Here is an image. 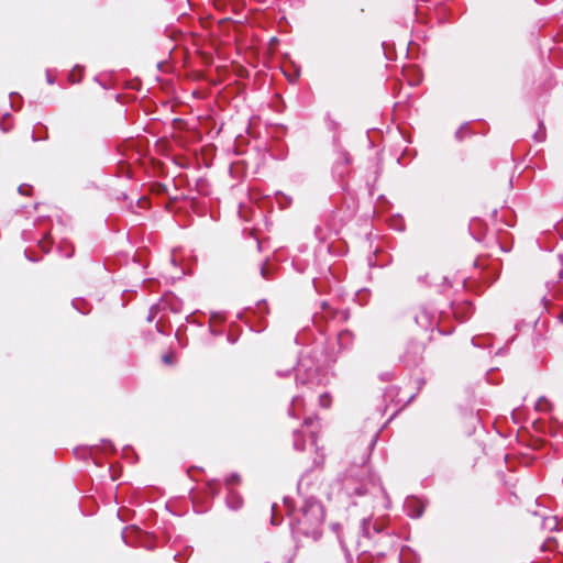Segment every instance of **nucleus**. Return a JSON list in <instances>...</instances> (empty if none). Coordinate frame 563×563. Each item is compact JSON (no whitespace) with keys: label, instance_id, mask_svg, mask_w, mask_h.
<instances>
[{"label":"nucleus","instance_id":"1","mask_svg":"<svg viewBox=\"0 0 563 563\" xmlns=\"http://www.w3.org/2000/svg\"><path fill=\"white\" fill-rule=\"evenodd\" d=\"M287 515L291 517L290 527L292 534L303 536L317 541L322 536L324 508L320 500L307 497L298 510L295 509L290 498H284Z\"/></svg>","mask_w":563,"mask_h":563},{"label":"nucleus","instance_id":"2","mask_svg":"<svg viewBox=\"0 0 563 563\" xmlns=\"http://www.w3.org/2000/svg\"><path fill=\"white\" fill-rule=\"evenodd\" d=\"M342 486L350 497L369 498L373 507H377V500L382 499L383 508L388 509L390 507L389 497L379 477L372 473L367 465L351 467L343 479Z\"/></svg>","mask_w":563,"mask_h":563},{"label":"nucleus","instance_id":"3","mask_svg":"<svg viewBox=\"0 0 563 563\" xmlns=\"http://www.w3.org/2000/svg\"><path fill=\"white\" fill-rule=\"evenodd\" d=\"M362 540L358 545L368 551V544L372 543V550L378 556H385L389 551L398 548L399 537L390 530L383 520L364 518L361 525Z\"/></svg>","mask_w":563,"mask_h":563},{"label":"nucleus","instance_id":"4","mask_svg":"<svg viewBox=\"0 0 563 563\" xmlns=\"http://www.w3.org/2000/svg\"><path fill=\"white\" fill-rule=\"evenodd\" d=\"M295 369V378L297 386H307L313 389L317 386L323 385L325 375L320 372L319 366L314 360L310 357H301Z\"/></svg>","mask_w":563,"mask_h":563},{"label":"nucleus","instance_id":"5","mask_svg":"<svg viewBox=\"0 0 563 563\" xmlns=\"http://www.w3.org/2000/svg\"><path fill=\"white\" fill-rule=\"evenodd\" d=\"M423 343L417 340H410L407 342L405 352L400 356V362L408 367H416L423 358Z\"/></svg>","mask_w":563,"mask_h":563},{"label":"nucleus","instance_id":"6","mask_svg":"<svg viewBox=\"0 0 563 563\" xmlns=\"http://www.w3.org/2000/svg\"><path fill=\"white\" fill-rule=\"evenodd\" d=\"M415 321L420 328L427 331H433L434 329H439L437 311L428 306L419 307L418 311L415 314Z\"/></svg>","mask_w":563,"mask_h":563},{"label":"nucleus","instance_id":"7","mask_svg":"<svg viewBox=\"0 0 563 563\" xmlns=\"http://www.w3.org/2000/svg\"><path fill=\"white\" fill-rule=\"evenodd\" d=\"M351 164V157L347 152H340L333 164V174L339 178H344L347 174V166Z\"/></svg>","mask_w":563,"mask_h":563},{"label":"nucleus","instance_id":"8","mask_svg":"<svg viewBox=\"0 0 563 563\" xmlns=\"http://www.w3.org/2000/svg\"><path fill=\"white\" fill-rule=\"evenodd\" d=\"M321 309L322 312H324L327 317L331 319H339L342 322L347 321L350 319V311L347 309L341 311L333 310L325 301L321 302Z\"/></svg>","mask_w":563,"mask_h":563},{"label":"nucleus","instance_id":"9","mask_svg":"<svg viewBox=\"0 0 563 563\" xmlns=\"http://www.w3.org/2000/svg\"><path fill=\"white\" fill-rule=\"evenodd\" d=\"M354 333L350 330L339 332L336 341L340 350H349L354 343Z\"/></svg>","mask_w":563,"mask_h":563},{"label":"nucleus","instance_id":"10","mask_svg":"<svg viewBox=\"0 0 563 563\" xmlns=\"http://www.w3.org/2000/svg\"><path fill=\"white\" fill-rule=\"evenodd\" d=\"M453 313L460 322H464L473 313L472 305L470 302H463L456 307H453Z\"/></svg>","mask_w":563,"mask_h":563},{"label":"nucleus","instance_id":"11","mask_svg":"<svg viewBox=\"0 0 563 563\" xmlns=\"http://www.w3.org/2000/svg\"><path fill=\"white\" fill-rule=\"evenodd\" d=\"M405 507L407 509L408 516L412 518H419L423 514V506L417 499H407Z\"/></svg>","mask_w":563,"mask_h":563},{"label":"nucleus","instance_id":"12","mask_svg":"<svg viewBox=\"0 0 563 563\" xmlns=\"http://www.w3.org/2000/svg\"><path fill=\"white\" fill-rule=\"evenodd\" d=\"M225 503L230 509L238 510L242 507L243 500L242 497L236 492L229 488Z\"/></svg>","mask_w":563,"mask_h":563},{"label":"nucleus","instance_id":"13","mask_svg":"<svg viewBox=\"0 0 563 563\" xmlns=\"http://www.w3.org/2000/svg\"><path fill=\"white\" fill-rule=\"evenodd\" d=\"M59 254L66 258H70L74 255L75 247L69 241H62L57 247Z\"/></svg>","mask_w":563,"mask_h":563},{"label":"nucleus","instance_id":"14","mask_svg":"<svg viewBox=\"0 0 563 563\" xmlns=\"http://www.w3.org/2000/svg\"><path fill=\"white\" fill-rule=\"evenodd\" d=\"M71 305L81 314H87L90 311V305L82 298H75Z\"/></svg>","mask_w":563,"mask_h":563},{"label":"nucleus","instance_id":"15","mask_svg":"<svg viewBox=\"0 0 563 563\" xmlns=\"http://www.w3.org/2000/svg\"><path fill=\"white\" fill-rule=\"evenodd\" d=\"M490 340V335L474 336L472 339V344L477 347L486 349L492 345Z\"/></svg>","mask_w":563,"mask_h":563},{"label":"nucleus","instance_id":"16","mask_svg":"<svg viewBox=\"0 0 563 563\" xmlns=\"http://www.w3.org/2000/svg\"><path fill=\"white\" fill-rule=\"evenodd\" d=\"M292 435H294V449L297 451H303L306 440L303 438L302 431L295 430Z\"/></svg>","mask_w":563,"mask_h":563},{"label":"nucleus","instance_id":"17","mask_svg":"<svg viewBox=\"0 0 563 563\" xmlns=\"http://www.w3.org/2000/svg\"><path fill=\"white\" fill-rule=\"evenodd\" d=\"M302 404V397L300 395H297L292 398L290 407L288 409V415L292 418H297V410Z\"/></svg>","mask_w":563,"mask_h":563},{"label":"nucleus","instance_id":"18","mask_svg":"<svg viewBox=\"0 0 563 563\" xmlns=\"http://www.w3.org/2000/svg\"><path fill=\"white\" fill-rule=\"evenodd\" d=\"M537 411H548L551 409V404L545 397H540L534 406Z\"/></svg>","mask_w":563,"mask_h":563},{"label":"nucleus","instance_id":"19","mask_svg":"<svg viewBox=\"0 0 563 563\" xmlns=\"http://www.w3.org/2000/svg\"><path fill=\"white\" fill-rule=\"evenodd\" d=\"M255 313L260 318H263L265 314L268 313V307L265 300L257 302Z\"/></svg>","mask_w":563,"mask_h":563},{"label":"nucleus","instance_id":"20","mask_svg":"<svg viewBox=\"0 0 563 563\" xmlns=\"http://www.w3.org/2000/svg\"><path fill=\"white\" fill-rule=\"evenodd\" d=\"M537 142H542L545 139V128L542 121H539V130L533 135Z\"/></svg>","mask_w":563,"mask_h":563},{"label":"nucleus","instance_id":"21","mask_svg":"<svg viewBox=\"0 0 563 563\" xmlns=\"http://www.w3.org/2000/svg\"><path fill=\"white\" fill-rule=\"evenodd\" d=\"M543 527L549 530H554L558 527V520L555 517H548L543 520Z\"/></svg>","mask_w":563,"mask_h":563},{"label":"nucleus","instance_id":"22","mask_svg":"<svg viewBox=\"0 0 563 563\" xmlns=\"http://www.w3.org/2000/svg\"><path fill=\"white\" fill-rule=\"evenodd\" d=\"M277 504H273L272 505V518H271V523L273 526H278L280 523V519L278 518L277 516Z\"/></svg>","mask_w":563,"mask_h":563},{"label":"nucleus","instance_id":"23","mask_svg":"<svg viewBox=\"0 0 563 563\" xmlns=\"http://www.w3.org/2000/svg\"><path fill=\"white\" fill-rule=\"evenodd\" d=\"M239 482H240V475L238 473H233L225 478V485L228 486V488H230V486H232L234 484H238Z\"/></svg>","mask_w":563,"mask_h":563},{"label":"nucleus","instance_id":"24","mask_svg":"<svg viewBox=\"0 0 563 563\" xmlns=\"http://www.w3.org/2000/svg\"><path fill=\"white\" fill-rule=\"evenodd\" d=\"M319 402L323 408H328L330 406L331 399L328 394H322L319 396Z\"/></svg>","mask_w":563,"mask_h":563},{"label":"nucleus","instance_id":"25","mask_svg":"<svg viewBox=\"0 0 563 563\" xmlns=\"http://www.w3.org/2000/svg\"><path fill=\"white\" fill-rule=\"evenodd\" d=\"M260 273L264 279H266V280L271 279V273H269V268H268L267 264L261 265Z\"/></svg>","mask_w":563,"mask_h":563},{"label":"nucleus","instance_id":"26","mask_svg":"<svg viewBox=\"0 0 563 563\" xmlns=\"http://www.w3.org/2000/svg\"><path fill=\"white\" fill-rule=\"evenodd\" d=\"M15 98H16V99H19V100H21V96H20L19 93H14V92H12V93L10 95V99H11V108H12L13 110H19V109L21 108V103H19V104L16 106V104H15Z\"/></svg>","mask_w":563,"mask_h":563},{"label":"nucleus","instance_id":"27","mask_svg":"<svg viewBox=\"0 0 563 563\" xmlns=\"http://www.w3.org/2000/svg\"><path fill=\"white\" fill-rule=\"evenodd\" d=\"M128 531L135 532V533H137V534H139V533H140V530H139V529H136V528H126V529H124V530H123V532H122V539H123V541L125 542V544L131 545V542L129 541L128 536H126V532H128Z\"/></svg>","mask_w":563,"mask_h":563},{"label":"nucleus","instance_id":"28","mask_svg":"<svg viewBox=\"0 0 563 563\" xmlns=\"http://www.w3.org/2000/svg\"><path fill=\"white\" fill-rule=\"evenodd\" d=\"M218 482L216 481H211L208 483V488H209V492L210 494H212L213 496L218 495L219 490H218Z\"/></svg>","mask_w":563,"mask_h":563},{"label":"nucleus","instance_id":"29","mask_svg":"<svg viewBox=\"0 0 563 563\" xmlns=\"http://www.w3.org/2000/svg\"><path fill=\"white\" fill-rule=\"evenodd\" d=\"M38 244H40L41 249H42L45 253L49 252V250H51V245H52V242H51L48 239H44V240L40 241V243H38Z\"/></svg>","mask_w":563,"mask_h":563},{"label":"nucleus","instance_id":"30","mask_svg":"<svg viewBox=\"0 0 563 563\" xmlns=\"http://www.w3.org/2000/svg\"><path fill=\"white\" fill-rule=\"evenodd\" d=\"M466 129V125H462L456 132H455V137L457 140H463L464 137V130Z\"/></svg>","mask_w":563,"mask_h":563},{"label":"nucleus","instance_id":"31","mask_svg":"<svg viewBox=\"0 0 563 563\" xmlns=\"http://www.w3.org/2000/svg\"><path fill=\"white\" fill-rule=\"evenodd\" d=\"M31 189H32V188H31L30 186H27V185H21V186L19 187V192H20L21 195H29V191H30Z\"/></svg>","mask_w":563,"mask_h":563},{"label":"nucleus","instance_id":"32","mask_svg":"<svg viewBox=\"0 0 563 563\" xmlns=\"http://www.w3.org/2000/svg\"><path fill=\"white\" fill-rule=\"evenodd\" d=\"M340 543H341V547H342V549H343V551L345 553L347 562L350 563L352 561L351 554L347 552L346 545H345V543H344V541L342 539H340Z\"/></svg>","mask_w":563,"mask_h":563},{"label":"nucleus","instance_id":"33","mask_svg":"<svg viewBox=\"0 0 563 563\" xmlns=\"http://www.w3.org/2000/svg\"><path fill=\"white\" fill-rule=\"evenodd\" d=\"M316 418L313 417H307L305 418L303 420V424L308 428L312 427L313 426V422H314Z\"/></svg>","mask_w":563,"mask_h":563},{"label":"nucleus","instance_id":"34","mask_svg":"<svg viewBox=\"0 0 563 563\" xmlns=\"http://www.w3.org/2000/svg\"><path fill=\"white\" fill-rule=\"evenodd\" d=\"M46 81H47V84H49V85H53V84L55 82V79H54V77L51 75V71H49V70H47V71H46Z\"/></svg>","mask_w":563,"mask_h":563},{"label":"nucleus","instance_id":"35","mask_svg":"<svg viewBox=\"0 0 563 563\" xmlns=\"http://www.w3.org/2000/svg\"><path fill=\"white\" fill-rule=\"evenodd\" d=\"M163 361H164V363H166V364H172V362H173V356H172V355H169V354H165V355L163 356Z\"/></svg>","mask_w":563,"mask_h":563},{"label":"nucleus","instance_id":"36","mask_svg":"<svg viewBox=\"0 0 563 563\" xmlns=\"http://www.w3.org/2000/svg\"><path fill=\"white\" fill-rule=\"evenodd\" d=\"M305 477H301L298 482V492L301 494L303 490Z\"/></svg>","mask_w":563,"mask_h":563},{"label":"nucleus","instance_id":"37","mask_svg":"<svg viewBox=\"0 0 563 563\" xmlns=\"http://www.w3.org/2000/svg\"><path fill=\"white\" fill-rule=\"evenodd\" d=\"M551 542L552 540L551 539H548L543 545H542V550H550L551 549Z\"/></svg>","mask_w":563,"mask_h":563},{"label":"nucleus","instance_id":"38","mask_svg":"<svg viewBox=\"0 0 563 563\" xmlns=\"http://www.w3.org/2000/svg\"><path fill=\"white\" fill-rule=\"evenodd\" d=\"M216 320H219V321L223 320L220 313H212L211 314V321H216Z\"/></svg>","mask_w":563,"mask_h":563},{"label":"nucleus","instance_id":"39","mask_svg":"<svg viewBox=\"0 0 563 563\" xmlns=\"http://www.w3.org/2000/svg\"><path fill=\"white\" fill-rule=\"evenodd\" d=\"M500 249H501V251H504V252H510V250H511V244L506 245V244L500 243Z\"/></svg>","mask_w":563,"mask_h":563},{"label":"nucleus","instance_id":"40","mask_svg":"<svg viewBox=\"0 0 563 563\" xmlns=\"http://www.w3.org/2000/svg\"><path fill=\"white\" fill-rule=\"evenodd\" d=\"M310 439H311V443L316 444V432L313 430L310 431Z\"/></svg>","mask_w":563,"mask_h":563},{"label":"nucleus","instance_id":"41","mask_svg":"<svg viewBox=\"0 0 563 563\" xmlns=\"http://www.w3.org/2000/svg\"><path fill=\"white\" fill-rule=\"evenodd\" d=\"M210 332L214 335L221 334V331H216L212 325H210Z\"/></svg>","mask_w":563,"mask_h":563},{"label":"nucleus","instance_id":"42","mask_svg":"<svg viewBox=\"0 0 563 563\" xmlns=\"http://www.w3.org/2000/svg\"><path fill=\"white\" fill-rule=\"evenodd\" d=\"M25 256H26V258H27L29 261H32V262H36V261H37V260H35V258H33V257L29 256L27 251H25Z\"/></svg>","mask_w":563,"mask_h":563},{"label":"nucleus","instance_id":"43","mask_svg":"<svg viewBox=\"0 0 563 563\" xmlns=\"http://www.w3.org/2000/svg\"><path fill=\"white\" fill-rule=\"evenodd\" d=\"M504 353H505V349H504V347H501V349H499V350L497 351L496 355H501V354H504Z\"/></svg>","mask_w":563,"mask_h":563},{"label":"nucleus","instance_id":"44","mask_svg":"<svg viewBox=\"0 0 563 563\" xmlns=\"http://www.w3.org/2000/svg\"><path fill=\"white\" fill-rule=\"evenodd\" d=\"M404 556H405V549H401V551H400V560H401V562H404Z\"/></svg>","mask_w":563,"mask_h":563},{"label":"nucleus","instance_id":"45","mask_svg":"<svg viewBox=\"0 0 563 563\" xmlns=\"http://www.w3.org/2000/svg\"><path fill=\"white\" fill-rule=\"evenodd\" d=\"M319 231H320V228H317L316 231H314V234L317 235L318 239H322L320 235H319Z\"/></svg>","mask_w":563,"mask_h":563},{"label":"nucleus","instance_id":"46","mask_svg":"<svg viewBox=\"0 0 563 563\" xmlns=\"http://www.w3.org/2000/svg\"><path fill=\"white\" fill-rule=\"evenodd\" d=\"M151 311H153V308L151 309ZM148 321H152L153 320V312H150V316L147 318Z\"/></svg>","mask_w":563,"mask_h":563},{"label":"nucleus","instance_id":"47","mask_svg":"<svg viewBox=\"0 0 563 563\" xmlns=\"http://www.w3.org/2000/svg\"><path fill=\"white\" fill-rule=\"evenodd\" d=\"M277 375H278V376H287V375H288V372H287V373H283V372H279V371H278V372H277Z\"/></svg>","mask_w":563,"mask_h":563},{"label":"nucleus","instance_id":"48","mask_svg":"<svg viewBox=\"0 0 563 563\" xmlns=\"http://www.w3.org/2000/svg\"><path fill=\"white\" fill-rule=\"evenodd\" d=\"M143 547H145L147 550L153 549V545H150V544H143Z\"/></svg>","mask_w":563,"mask_h":563},{"label":"nucleus","instance_id":"49","mask_svg":"<svg viewBox=\"0 0 563 563\" xmlns=\"http://www.w3.org/2000/svg\"><path fill=\"white\" fill-rule=\"evenodd\" d=\"M427 277H428V275H426L424 277H418V280L419 282H424V278H427Z\"/></svg>","mask_w":563,"mask_h":563},{"label":"nucleus","instance_id":"50","mask_svg":"<svg viewBox=\"0 0 563 563\" xmlns=\"http://www.w3.org/2000/svg\"><path fill=\"white\" fill-rule=\"evenodd\" d=\"M375 442H376V437L371 441L369 445L373 446L375 444Z\"/></svg>","mask_w":563,"mask_h":563},{"label":"nucleus","instance_id":"51","mask_svg":"<svg viewBox=\"0 0 563 563\" xmlns=\"http://www.w3.org/2000/svg\"><path fill=\"white\" fill-rule=\"evenodd\" d=\"M559 277H560V278H563V269H561V271H560V273H559Z\"/></svg>","mask_w":563,"mask_h":563},{"label":"nucleus","instance_id":"52","mask_svg":"<svg viewBox=\"0 0 563 563\" xmlns=\"http://www.w3.org/2000/svg\"><path fill=\"white\" fill-rule=\"evenodd\" d=\"M69 79H70L71 81H74V82L76 81V80L74 79L73 75H70V76H69Z\"/></svg>","mask_w":563,"mask_h":563},{"label":"nucleus","instance_id":"53","mask_svg":"<svg viewBox=\"0 0 563 563\" xmlns=\"http://www.w3.org/2000/svg\"><path fill=\"white\" fill-rule=\"evenodd\" d=\"M228 340L232 343H234L235 341L234 340H231V336H228Z\"/></svg>","mask_w":563,"mask_h":563}]
</instances>
